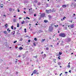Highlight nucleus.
<instances>
[{"label":"nucleus","mask_w":76,"mask_h":76,"mask_svg":"<svg viewBox=\"0 0 76 76\" xmlns=\"http://www.w3.org/2000/svg\"><path fill=\"white\" fill-rule=\"evenodd\" d=\"M53 28L52 27H51L49 28V31H50V32H51V31H53Z\"/></svg>","instance_id":"f03ea898"},{"label":"nucleus","mask_w":76,"mask_h":76,"mask_svg":"<svg viewBox=\"0 0 76 76\" xmlns=\"http://www.w3.org/2000/svg\"><path fill=\"white\" fill-rule=\"evenodd\" d=\"M61 75H62V73H61V74H60V76H61Z\"/></svg>","instance_id":"5fc2aeb1"},{"label":"nucleus","mask_w":76,"mask_h":76,"mask_svg":"<svg viewBox=\"0 0 76 76\" xmlns=\"http://www.w3.org/2000/svg\"><path fill=\"white\" fill-rule=\"evenodd\" d=\"M49 48H46V50H48Z\"/></svg>","instance_id":"f704fd0d"},{"label":"nucleus","mask_w":76,"mask_h":76,"mask_svg":"<svg viewBox=\"0 0 76 76\" xmlns=\"http://www.w3.org/2000/svg\"><path fill=\"white\" fill-rule=\"evenodd\" d=\"M17 27L18 28L19 26V23H17Z\"/></svg>","instance_id":"5701e85b"},{"label":"nucleus","mask_w":76,"mask_h":76,"mask_svg":"<svg viewBox=\"0 0 76 76\" xmlns=\"http://www.w3.org/2000/svg\"><path fill=\"white\" fill-rule=\"evenodd\" d=\"M54 26L55 27V28H57V27H58V25H54Z\"/></svg>","instance_id":"2f4dec72"},{"label":"nucleus","mask_w":76,"mask_h":76,"mask_svg":"<svg viewBox=\"0 0 76 76\" xmlns=\"http://www.w3.org/2000/svg\"><path fill=\"white\" fill-rule=\"evenodd\" d=\"M1 6H3V4H0V7H1V8H3V7Z\"/></svg>","instance_id":"f8f14e48"},{"label":"nucleus","mask_w":76,"mask_h":76,"mask_svg":"<svg viewBox=\"0 0 76 76\" xmlns=\"http://www.w3.org/2000/svg\"><path fill=\"white\" fill-rule=\"evenodd\" d=\"M16 74L17 75H18V72H16Z\"/></svg>","instance_id":"de8ad7c7"},{"label":"nucleus","mask_w":76,"mask_h":76,"mask_svg":"<svg viewBox=\"0 0 76 76\" xmlns=\"http://www.w3.org/2000/svg\"><path fill=\"white\" fill-rule=\"evenodd\" d=\"M48 4H46V7H48Z\"/></svg>","instance_id":"58836bf2"},{"label":"nucleus","mask_w":76,"mask_h":76,"mask_svg":"<svg viewBox=\"0 0 76 76\" xmlns=\"http://www.w3.org/2000/svg\"><path fill=\"white\" fill-rule=\"evenodd\" d=\"M34 2L35 3H37L38 2V1H37V0H36L34 1Z\"/></svg>","instance_id":"f3484780"},{"label":"nucleus","mask_w":76,"mask_h":76,"mask_svg":"<svg viewBox=\"0 0 76 76\" xmlns=\"http://www.w3.org/2000/svg\"><path fill=\"white\" fill-rule=\"evenodd\" d=\"M23 40V39L22 38H21L19 40L20 41H22Z\"/></svg>","instance_id":"ddd939ff"},{"label":"nucleus","mask_w":76,"mask_h":76,"mask_svg":"<svg viewBox=\"0 0 76 76\" xmlns=\"http://www.w3.org/2000/svg\"><path fill=\"white\" fill-rule=\"evenodd\" d=\"M67 67H68V68H70V64H69L68 66H67Z\"/></svg>","instance_id":"b1692460"},{"label":"nucleus","mask_w":76,"mask_h":76,"mask_svg":"<svg viewBox=\"0 0 76 76\" xmlns=\"http://www.w3.org/2000/svg\"><path fill=\"white\" fill-rule=\"evenodd\" d=\"M43 53H44V52L42 51L41 53V54H43Z\"/></svg>","instance_id":"37998d69"},{"label":"nucleus","mask_w":76,"mask_h":76,"mask_svg":"<svg viewBox=\"0 0 76 76\" xmlns=\"http://www.w3.org/2000/svg\"><path fill=\"white\" fill-rule=\"evenodd\" d=\"M65 18H66L65 17H64L63 18V20H64V19H65Z\"/></svg>","instance_id":"4c0bfd02"},{"label":"nucleus","mask_w":76,"mask_h":76,"mask_svg":"<svg viewBox=\"0 0 76 76\" xmlns=\"http://www.w3.org/2000/svg\"><path fill=\"white\" fill-rule=\"evenodd\" d=\"M58 43H59L58 42L57 43V45H58V44H59Z\"/></svg>","instance_id":"680f3d73"},{"label":"nucleus","mask_w":76,"mask_h":76,"mask_svg":"<svg viewBox=\"0 0 76 76\" xmlns=\"http://www.w3.org/2000/svg\"><path fill=\"white\" fill-rule=\"evenodd\" d=\"M65 29H67V28L66 27Z\"/></svg>","instance_id":"338daca9"},{"label":"nucleus","mask_w":76,"mask_h":76,"mask_svg":"<svg viewBox=\"0 0 76 76\" xmlns=\"http://www.w3.org/2000/svg\"><path fill=\"white\" fill-rule=\"evenodd\" d=\"M34 57H35V58H37V56H34Z\"/></svg>","instance_id":"052dcab7"},{"label":"nucleus","mask_w":76,"mask_h":76,"mask_svg":"<svg viewBox=\"0 0 76 76\" xmlns=\"http://www.w3.org/2000/svg\"><path fill=\"white\" fill-rule=\"evenodd\" d=\"M59 25L60 26H62L63 25V24H62V23H59Z\"/></svg>","instance_id":"6ab92c4d"},{"label":"nucleus","mask_w":76,"mask_h":76,"mask_svg":"<svg viewBox=\"0 0 76 76\" xmlns=\"http://www.w3.org/2000/svg\"><path fill=\"white\" fill-rule=\"evenodd\" d=\"M69 22H71V23H72V22L73 21L72 20H68Z\"/></svg>","instance_id":"4be33fe9"},{"label":"nucleus","mask_w":76,"mask_h":76,"mask_svg":"<svg viewBox=\"0 0 76 76\" xmlns=\"http://www.w3.org/2000/svg\"><path fill=\"white\" fill-rule=\"evenodd\" d=\"M4 26L7 28V24H6V25H5Z\"/></svg>","instance_id":"c756f323"},{"label":"nucleus","mask_w":76,"mask_h":76,"mask_svg":"<svg viewBox=\"0 0 76 76\" xmlns=\"http://www.w3.org/2000/svg\"><path fill=\"white\" fill-rule=\"evenodd\" d=\"M9 10L10 12H12V8H10L9 9Z\"/></svg>","instance_id":"6e6552de"},{"label":"nucleus","mask_w":76,"mask_h":76,"mask_svg":"<svg viewBox=\"0 0 76 76\" xmlns=\"http://www.w3.org/2000/svg\"><path fill=\"white\" fill-rule=\"evenodd\" d=\"M63 76H67V74H65Z\"/></svg>","instance_id":"ea45409f"},{"label":"nucleus","mask_w":76,"mask_h":76,"mask_svg":"<svg viewBox=\"0 0 76 76\" xmlns=\"http://www.w3.org/2000/svg\"><path fill=\"white\" fill-rule=\"evenodd\" d=\"M46 12L47 13H50L51 11H50V10H46Z\"/></svg>","instance_id":"39448f33"},{"label":"nucleus","mask_w":76,"mask_h":76,"mask_svg":"<svg viewBox=\"0 0 76 76\" xmlns=\"http://www.w3.org/2000/svg\"><path fill=\"white\" fill-rule=\"evenodd\" d=\"M16 20H17V19H15V18L14 19H13L14 22H16Z\"/></svg>","instance_id":"9b49d317"},{"label":"nucleus","mask_w":76,"mask_h":76,"mask_svg":"<svg viewBox=\"0 0 76 76\" xmlns=\"http://www.w3.org/2000/svg\"><path fill=\"white\" fill-rule=\"evenodd\" d=\"M65 73H66V74L67 73V72H65Z\"/></svg>","instance_id":"0e129e2a"},{"label":"nucleus","mask_w":76,"mask_h":76,"mask_svg":"<svg viewBox=\"0 0 76 76\" xmlns=\"http://www.w3.org/2000/svg\"><path fill=\"white\" fill-rule=\"evenodd\" d=\"M33 45H34V46H36V44H35V43H33Z\"/></svg>","instance_id":"e433bc0d"},{"label":"nucleus","mask_w":76,"mask_h":76,"mask_svg":"<svg viewBox=\"0 0 76 76\" xmlns=\"http://www.w3.org/2000/svg\"><path fill=\"white\" fill-rule=\"evenodd\" d=\"M16 29V27L14 28V29Z\"/></svg>","instance_id":"69168bd1"},{"label":"nucleus","mask_w":76,"mask_h":76,"mask_svg":"<svg viewBox=\"0 0 76 76\" xmlns=\"http://www.w3.org/2000/svg\"><path fill=\"white\" fill-rule=\"evenodd\" d=\"M22 19V18H19V19Z\"/></svg>","instance_id":"8fccbe9b"},{"label":"nucleus","mask_w":76,"mask_h":76,"mask_svg":"<svg viewBox=\"0 0 76 76\" xmlns=\"http://www.w3.org/2000/svg\"><path fill=\"white\" fill-rule=\"evenodd\" d=\"M58 65H60V64H61V63L60 62H58Z\"/></svg>","instance_id":"a878e982"},{"label":"nucleus","mask_w":76,"mask_h":76,"mask_svg":"<svg viewBox=\"0 0 76 76\" xmlns=\"http://www.w3.org/2000/svg\"><path fill=\"white\" fill-rule=\"evenodd\" d=\"M33 73L34 74H36V75H37V69H35Z\"/></svg>","instance_id":"20e7f679"},{"label":"nucleus","mask_w":76,"mask_h":76,"mask_svg":"<svg viewBox=\"0 0 76 76\" xmlns=\"http://www.w3.org/2000/svg\"><path fill=\"white\" fill-rule=\"evenodd\" d=\"M71 6H73V2H71Z\"/></svg>","instance_id":"dca6fc26"},{"label":"nucleus","mask_w":76,"mask_h":76,"mask_svg":"<svg viewBox=\"0 0 76 76\" xmlns=\"http://www.w3.org/2000/svg\"><path fill=\"white\" fill-rule=\"evenodd\" d=\"M34 72H33V73H32V74H31V76H32L33 75V74H34Z\"/></svg>","instance_id":"603ef678"},{"label":"nucleus","mask_w":76,"mask_h":76,"mask_svg":"<svg viewBox=\"0 0 76 76\" xmlns=\"http://www.w3.org/2000/svg\"><path fill=\"white\" fill-rule=\"evenodd\" d=\"M61 42H62V43H61V45H63V41H61Z\"/></svg>","instance_id":"a19ab883"},{"label":"nucleus","mask_w":76,"mask_h":76,"mask_svg":"<svg viewBox=\"0 0 76 76\" xmlns=\"http://www.w3.org/2000/svg\"><path fill=\"white\" fill-rule=\"evenodd\" d=\"M14 33H13V35H15V31H14Z\"/></svg>","instance_id":"c03bdc74"},{"label":"nucleus","mask_w":76,"mask_h":76,"mask_svg":"<svg viewBox=\"0 0 76 76\" xmlns=\"http://www.w3.org/2000/svg\"><path fill=\"white\" fill-rule=\"evenodd\" d=\"M74 26V25L73 24H72L70 25V27L71 28H73Z\"/></svg>","instance_id":"423d86ee"},{"label":"nucleus","mask_w":76,"mask_h":76,"mask_svg":"<svg viewBox=\"0 0 76 76\" xmlns=\"http://www.w3.org/2000/svg\"><path fill=\"white\" fill-rule=\"evenodd\" d=\"M10 31H11L10 30H9V31H8V33H9V32H10Z\"/></svg>","instance_id":"49530a36"},{"label":"nucleus","mask_w":76,"mask_h":76,"mask_svg":"<svg viewBox=\"0 0 76 76\" xmlns=\"http://www.w3.org/2000/svg\"><path fill=\"white\" fill-rule=\"evenodd\" d=\"M37 16V15H36L35 14H34V16Z\"/></svg>","instance_id":"a18cd8bd"},{"label":"nucleus","mask_w":76,"mask_h":76,"mask_svg":"<svg viewBox=\"0 0 76 76\" xmlns=\"http://www.w3.org/2000/svg\"><path fill=\"white\" fill-rule=\"evenodd\" d=\"M50 46H51V47H53V45H51Z\"/></svg>","instance_id":"e2e57ef3"},{"label":"nucleus","mask_w":76,"mask_h":76,"mask_svg":"<svg viewBox=\"0 0 76 76\" xmlns=\"http://www.w3.org/2000/svg\"><path fill=\"white\" fill-rule=\"evenodd\" d=\"M19 50H22L23 49V48L22 47H20L19 48Z\"/></svg>","instance_id":"2eb2a0df"},{"label":"nucleus","mask_w":76,"mask_h":76,"mask_svg":"<svg viewBox=\"0 0 76 76\" xmlns=\"http://www.w3.org/2000/svg\"><path fill=\"white\" fill-rule=\"evenodd\" d=\"M73 15H74V16H75V14H73Z\"/></svg>","instance_id":"774afa93"},{"label":"nucleus","mask_w":76,"mask_h":76,"mask_svg":"<svg viewBox=\"0 0 76 76\" xmlns=\"http://www.w3.org/2000/svg\"><path fill=\"white\" fill-rule=\"evenodd\" d=\"M68 42H70L71 41V39L70 38H69L67 39Z\"/></svg>","instance_id":"0eeeda50"},{"label":"nucleus","mask_w":76,"mask_h":76,"mask_svg":"<svg viewBox=\"0 0 76 76\" xmlns=\"http://www.w3.org/2000/svg\"><path fill=\"white\" fill-rule=\"evenodd\" d=\"M25 23V21H23L22 22H21V24L22 25L23 24V23Z\"/></svg>","instance_id":"9d476101"},{"label":"nucleus","mask_w":76,"mask_h":76,"mask_svg":"<svg viewBox=\"0 0 76 76\" xmlns=\"http://www.w3.org/2000/svg\"><path fill=\"white\" fill-rule=\"evenodd\" d=\"M9 28H8L7 29V31H9Z\"/></svg>","instance_id":"6e6d98bb"},{"label":"nucleus","mask_w":76,"mask_h":76,"mask_svg":"<svg viewBox=\"0 0 76 76\" xmlns=\"http://www.w3.org/2000/svg\"><path fill=\"white\" fill-rule=\"evenodd\" d=\"M44 22L45 23H47V22H48V21L47 20H45Z\"/></svg>","instance_id":"a211bd4d"},{"label":"nucleus","mask_w":76,"mask_h":76,"mask_svg":"<svg viewBox=\"0 0 76 76\" xmlns=\"http://www.w3.org/2000/svg\"><path fill=\"white\" fill-rule=\"evenodd\" d=\"M4 34H7V32L6 31H4Z\"/></svg>","instance_id":"1a4fd4ad"},{"label":"nucleus","mask_w":76,"mask_h":76,"mask_svg":"<svg viewBox=\"0 0 76 76\" xmlns=\"http://www.w3.org/2000/svg\"><path fill=\"white\" fill-rule=\"evenodd\" d=\"M18 12H20V11L19 10H18Z\"/></svg>","instance_id":"13d9d810"},{"label":"nucleus","mask_w":76,"mask_h":76,"mask_svg":"<svg viewBox=\"0 0 76 76\" xmlns=\"http://www.w3.org/2000/svg\"><path fill=\"white\" fill-rule=\"evenodd\" d=\"M62 6L64 8H65V7H66V5H63Z\"/></svg>","instance_id":"4468645a"},{"label":"nucleus","mask_w":76,"mask_h":76,"mask_svg":"<svg viewBox=\"0 0 76 76\" xmlns=\"http://www.w3.org/2000/svg\"><path fill=\"white\" fill-rule=\"evenodd\" d=\"M28 42H31V40H28Z\"/></svg>","instance_id":"79ce46f5"},{"label":"nucleus","mask_w":76,"mask_h":76,"mask_svg":"<svg viewBox=\"0 0 76 76\" xmlns=\"http://www.w3.org/2000/svg\"><path fill=\"white\" fill-rule=\"evenodd\" d=\"M3 16H5V17L6 16V15H3Z\"/></svg>","instance_id":"bf43d9fd"},{"label":"nucleus","mask_w":76,"mask_h":76,"mask_svg":"<svg viewBox=\"0 0 76 76\" xmlns=\"http://www.w3.org/2000/svg\"><path fill=\"white\" fill-rule=\"evenodd\" d=\"M45 14L43 13V14H41V15H40V17L41 18H42L43 17H44V16H45Z\"/></svg>","instance_id":"7ed1b4c3"},{"label":"nucleus","mask_w":76,"mask_h":76,"mask_svg":"<svg viewBox=\"0 0 76 76\" xmlns=\"http://www.w3.org/2000/svg\"><path fill=\"white\" fill-rule=\"evenodd\" d=\"M16 42H17V41H15L14 42V43L15 44Z\"/></svg>","instance_id":"72a5a7b5"},{"label":"nucleus","mask_w":76,"mask_h":76,"mask_svg":"<svg viewBox=\"0 0 76 76\" xmlns=\"http://www.w3.org/2000/svg\"><path fill=\"white\" fill-rule=\"evenodd\" d=\"M11 28L12 29H13V26H11Z\"/></svg>","instance_id":"bb28decb"},{"label":"nucleus","mask_w":76,"mask_h":76,"mask_svg":"<svg viewBox=\"0 0 76 76\" xmlns=\"http://www.w3.org/2000/svg\"><path fill=\"white\" fill-rule=\"evenodd\" d=\"M58 58L59 60L60 59V58L59 57H58Z\"/></svg>","instance_id":"864d4df0"},{"label":"nucleus","mask_w":76,"mask_h":76,"mask_svg":"<svg viewBox=\"0 0 76 76\" xmlns=\"http://www.w3.org/2000/svg\"><path fill=\"white\" fill-rule=\"evenodd\" d=\"M26 19H30V18L28 17H26Z\"/></svg>","instance_id":"473e14b6"},{"label":"nucleus","mask_w":76,"mask_h":76,"mask_svg":"<svg viewBox=\"0 0 76 76\" xmlns=\"http://www.w3.org/2000/svg\"><path fill=\"white\" fill-rule=\"evenodd\" d=\"M59 37H66V34L64 33H61L59 34Z\"/></svg>","instance_id":"f257e3e1"},{"label":"nucleus","mask_w":76,"mask_h":76,"mask_svg":"<svg viewBox=\"0 0 76 76\" xmlns=\"http://www.w3.org/2000/svg\"><path fill=\"white\" fill-rule=\"evenodd\" d=\"M24 31H25V32H26V28L24 29Z\"/></svg>","instance_id":"cd10ccee"},{"label":"nucleus","mask_w":76,"mask_h":76,"mask_svg":"<svg viewBox=\"0 0 76 76\" xmlns=\"http://www.w3.org/2000/svg\"><path fill=\"white\" fill-rule=\"evenodd\" d=\"M61 54H62V53H61V52H59V55H61Z\"/></svg>","instance_id":"c85d7f7f"},{"label":"nucleus","mask_w":76,"mask_h":76,"mask_svg":"<svg viewBox=\"0 0 76 76\" xmlns=\"http://www.w3.org/2000/svg\"><path fill=\"white\" fill-rule=\"evenodd\" d=\"M48 16H49L50 18H51V15H49Z\"/></svg>","instance_id":"393cba45"},{"label":"nucleus","mask_w":76,"mask_h":76,"mask_svg":"<svg viewBox=\"0 0 76 76\" xmlns=\"http://www.w3.org/2000/svg\"><path fill=\"white\" fill-rule=\"evenodd\" d=\"M18 57H20L21 56H20V55H19V56H18Z\"/></svg>","instance_id":"3c124183"},{"label":"nucleus","mask_w":76,"mask_h":76,"mask_svg":"<svg viewBox=\"0 0 76 76\" xmlns=\"http://www.w3.org/2000/svg\"><path fill=\"white\" fill-rule=\"evenodd\" d=\"M29 12H30V11H32V9L31 8L30 9H29Z\"/></svg>","instance_id":"aec40b11"},{"label":"nucleus","mask_w":76,"mask_h":76,"mask_svg":"<svg viewBox=\"0 0 76 76\" xmlns=\"http://www.w3.org/2000/svg\"><path fill=\"white\" fill-rule=\"evenodd\" d=\"M69 73H71V70H69Z\"/></svg>","instance_id":"09e8293b"},{"label":"nucleus","mask_w":76,"mask_h":76,"mask_svg":"<svg viewBox=\"0 0 76 76\" xmlns=\"http://www.w3.org/2000/svg\"><path fill=\"white\" fill-rule=\"evenodd\" d=\"M34 40H35V41H37V38H35L34 39Z\"/></svg>","instance_id":"7c9ffc66"},{"label":"nucleus","mask_w":76,"mask_h":76,"mask_svg":"<svg viewBox=\"0 0 76 76\" xmlns=\"http://www.w3.org/2000/svg\"><path fill=\"white\" fill-rule=\"evenodd\" d=\"M45 39H43L42 40V42H44L45 41Z\"/></svg>","instance_id":"412c9836"},{"label":"nucleus","mask_w":76,"mask_h":76,"mask_svg":"<svg viewBox=\"0 0 76 76\" xmlns=\"http://www.w3.org/2000/svg\"><path fill=\"white\" fill-rule=\"evenodd\" d=\"M24 13H25V14H26V12L25 11H24Z\"/></svg>","instance_id":"4d7b16f0"},{"label":"nucleus","mask_w":76,"mask_h":76,"mask_svg":"<svg viewBox=\"0 0 76 76\" xmlns=\"http://www.w3.org/2000/svg\"><path fill=\"white\" fill-rule=\"evenodd\" d=\"M41 4V3L40 2H38V5H40Z\"/></svg>","instance_id":"c9c22d12"}]
</instances>
